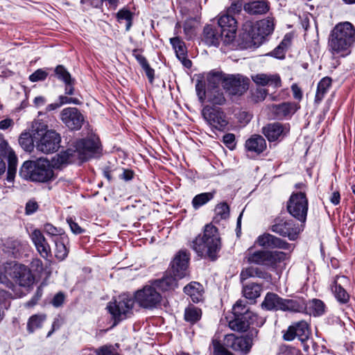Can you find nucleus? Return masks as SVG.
<instances>
[{"label":"nucleus","mask_w":355,"mask_h":355,"mask_svg":"<svg viewBox=\"0 0 355 355\" xmlns=\"http://www.w3.org/2000/svg\"><path fill=\"white\" fill-rule=\"evenodd\" d=\"M355 42V28L349 21L340 22L332 29L329 38V51L334 55L345 56Z\"/></svg>","instance_id":"obj_1"},{"label":"nucleus","mask_w":355,"mask_h":355,"mask_svg":"<svg viewBox=\"0 0 355 355\" xmlns=\"http://www.w3.org/2000/svg\"><path fill=\"white\" fill-rule=\"evenodd\" d=\"M98 148V139L93 137L80 139L75 143L73 148H68L55 156L53 159V166L62 168L67 164L73 162L76 158L83 161L86 160L91 157L92 153L96 152Z\"/></svg>","instance_id":"obj_2"},{"label":"nucleus","mask_w":355,"mask_h":355,"mask_svg":"<svg viewBox=\"0 0 355 355\" xmlns=\"http://www.w3.org/2000/svg\"><path fill=\"white\" fill-rule=\"evenodd\" d=\"M191 246L198 256L207 255L211 260H215L221 248L218 229L212 225H207L203 234L198 235Z\"/></svg>","instance_id":"obj_3"},{"label":"nucleus","mask_w":355,"mask_h":355,"mask_svg":"<svg viewBox=\"0 0 355 355\" xmlns=\"http://www.w3.org/2000/svg\"><path fill=\"white\" fill-rule=\"evenodd\" d=\"M274 26V19L272 17H267L254 24L246 21L243 26V39L250 45L259 46L266 37L273 32Z\"/></svg>","instance_id":"obj_4"},{"label":"nucleus","mask_w":355,"mask_h":355,"mask_svg":"<svg viewBox=\"0 0 355 355\" xmlns=\"http://www.w3.org/2000/svg\"><path fill=\"white\" fill-rule=\"evenodd\" d=\"M19 176L33 182H47L53 176L52 166L46 159L36 161H26L19 170Z\"/></svg>","instance_id":"obj_5"},{"label":"nucleus","mask_w":355,"mask_h":355,"mask_svg":"<svg viewBox=\"0 0 355 355\" xmlns=\"http://www.w3.org/2000/svg\"><path fill=\"white\" fill-rule=\"evenodd\" d=\"M35 138L37 150L43 153H53L60 148L61 137L55 130H46L42 135Z\"/></svg>","instance_id":"obj_6"},{"label":"nucleus","mask_w":355,"mask_h":355,"mask_svg":"<svg viewBox=\"0 0 355 355\" xmlns=\"http://www.w3.org/2000/svg\"><path fill=\"white\" fill-rule=\"evenodd\" d=\"M201 114L207 124L216 130L223 131L228 124L226 114L221 108L206 105Z\"/></svg>","instance_id":"obj_7"},{"label":"nucleus","mask_w":355,"mask_h":355,"mask_svg":"<svg viewBox=\"0 0 355 355\" xmlns=\"http://www.w3.org/2000/svg\"><path fill=\"white\" fill-rule=\"evenodd\" d=\"M135 298L140 306L145 309H152L161 302L162 296L153 284L152 285L145 286L142 289L137 291L135 295Z\"/></svg>","instance_id":"obj_8"},{"label":"nucleus","mask_w":355,"mask_h":355,"mask_svg":"<svg viewBox=\"0 0 355 355\" xmlns=\"http://www.w3.org/2000/svg\"><path fill=\"white\" fill-rule=\"evenodd\" d=\"M288 211L300 222L304 223L308 211V200L304 193H293L287 205Z\"/></svg>","instance_id":"obj_9"},{"label":"nucleus","mask_w":355,"mask_h":355,"mask_svg":"<svg viewBox=\"0 0 355 355\" xmlns=\"http://www.w3.org/2000/svg\"><path fill=\"white\" fill-rule=\"evenodd\" d=\"M133 300L127 294H123L114 302H110L107 305V309L112 314L115 321H120L125 318L132 310Z\"/></svg>","instance_id":"obj_10"},{"label":"nucleus","mask_w":355,"mask_h":355,"mask_svg":"<svg viewBox=\"0 0 355 355\" xmlns=\"http://www.w3.org/2000/svg\"><path fill=\"white\" fill-rule=\"evenodd\" d=\"M257 335V330H251L245 337H236L234 334L226 335L224 344L234 351L247 354L250 352L254 337Z\"/></svg>","instance_id":"obj_11"},{"label":"nucleus","mask_w":355,"mask_h":355,"mask_svg":"<svg viewBox=\"0 0 355 355\" xmlns=\"http://www.w3.org/2000/svg\"><path fill=\"white\" fill-rule=\"evenodd\" d=\"M222 86L232 95H241L248 89L249 80L240 75H227L223 78Z\"/></svg>","instance_id":"obj_12"},{"label":"nucleus","mask_w":355,"mask_h":355,"mask_svg":"<svg viewBox=\"0 0 355 355\" xmlns=\"http://www.w3.org/2000/svg\"><path fill=\"white\" fill-rule=\"evenodd\" d=\"M270 229L272 232L282 236H288L290 240H295L301 230L292 220L280 217L275 220Z\"/></svg>","instance_id":"obj_13"},{"label":"nucleus","mask_w":355,"mask_h":355,"mask_svg":"<svg viewBox=\"0 0 355 355\" xmlns=\"http://www.w3.org/2000/svg\"><path fill=\"white\" fill-rule=\"evenodd\" d=\"M218 26L224 37V43L227 44L232 42L237 31V21L236 19L229 13L220 15L218 19Z\"/></svg>","instance_id":"obj_14"},{"label":"nucleus","mask_w":355,"mask_h":355,"mask_svg":"<svg viewBox=\"0 0 355 355\" xmlns=\"http://www.w3.org/2000/svg\"><path fill=\"white\" fill-rule=\"evenodd\" d=\"M60 120L70 130H80L85 118L76 107H67L60 112Z\"/></svg>","instance_id":"obj_15"},{"label":"nucleus","mask_w":355,"mask_h":355,"mask_svg":"<svg viewBox=\"0 0 355 355\" xmlns=\"http://www.w3.org/2000/svg\"><path fill=\"white\" fill-rule=\"evenodd\" d=\"M309 329L307 322L301 320L289 326L284 333L283 338L285 340L291 341L297 338L302 343L308 340L309 336Z\"/></svg>","instance_id":"obj_16"},{"label":"nucleus","mask_w":355,"mask_h":355,"mask_svg":"<svg viewBox=\"0 0 355 355\" xmlns=\"http://www.w3.org/2000/svg\"><path fill=\"white\" fill-rule=\"evenodd\" d=\"M12 270V277L20 286L29 287L33 285L34 276L26 266L16 263Z\"/></svg>","instance_id":"obj_17"},{"label":"nucleus","mask_w":355,"mask_h":355,"mask_svg":"<svg viewBox=\"0 0 355 355\" xmlns=\"http://www.w3.org/2000/svg\"><path fill=\"white\" fill-rule=\"evenodd\" d=\"M189 257L185 251H180L171 263V273L178 279L188 275V263Z\"/></svg>","instance_id":"obj_18"},{"label":"nucleus","mask_w":355,"mask_h":355,"mask_svg":"<svg viewBox=\"0 0 355 355\" xmlns=\"http://www.w3.org/2000/svg\"><path fill=\"white\" fill-rule=\"evenodd\" d=\"M290 257L289 253L282 251L268 250L266 267L276 271H282L285 267L284 261Z\"/></svg>","instance_id":"obj_19"},{"label":"nucleus","mask_w":355,"mask_h":355,"mask_svg":"<svg viewBox=\"0 0 355 355\" xmlns=\"http://www.w3.org/2000/svg\"><path fill=\"white\" fill-rule=\"evenodd\" d=\"M257 243L259 246L265 248L289 250L291 247V244L286 241L270 234H263L259 236L257 239Z\"/></svg>","instance_id":"obj_20"},{"label":"nucleus","mask_w":355,"mask_h":355,"mask_svg":"<svg viewBox=\"0 0 355 355\" xmlns=\"http://www.w3.org/2000/svg\"><path fill=\"white\" fill-rule=\"evenodd\" d=\"M347 285L349 279L345 276H336L331 285L334 296L341 303H347L349 299V295L345 289Z\"/></svg>","instance_id":"obj_21"},{"label":"nucleus","mask_w":355,"mask_h":355,"mask_svg":"<svg viewBox=\"0 0 355 355\" xmlns=\"http://www.w3.org/2000/svg\"><path fill=\"white\" fill-rule=\"evenodd\" d=\"M300 106L295 102H284L277 105H272L271 110L279 119L291 117L299 109Z\"/></svg>","instance_id":"obj_22"},{"label":"nucleus","mask_w":355,"mask_h":355,"mask_svg":"<svg viewBox=\"0 0 355 355\" xmlns=\"http://www.w3.org/2000/svg\"><path fill=\"white\" fill-rule=\"evenodd\" d=\"M252 79L257 85L268 86L273 89L282 86V80L278 74L258 73L252 76Z\"/></svg>","instance_id":"obj_23"},{"label":"nucleus","mask_w":355,"mask_h":355,"mask_svg":"<svg viewBox=\"0 0 355 355\" xmlns=\"http://www.w3.org/2000/svg\"><path fill=\"white\" fill-rule=\"evenodd\" d=\"M31 239L40 254L47 258L51 253V248L41 231L35 230L31 234Z\"/></svg>","instance_id":"obj_24"},{"label":"nucleus","mask_w":355,"mask_h":355,"mask_svg":"<svg viewBox=\"0 0 355 355\" xmlns=\"http://www.w3.org/2000/svg\"><path fill=\"white\" fill-rule=\"evenodd\" d=\"M202 40L209 46H217L220 40L224 42V37L222 36V31L219 33L216 26L207 25L203 30Z\"/></svg>","instance_id":"obj_25"},{"label":"nucleus","mask_w":355,"mask_h":355,"mask_svg":"<svg viewBox=\"0 0 355 355\" xmlns=\"http://www.w3.org/2000/svg\"><path fill=\"white\" fill-rule=\"evenodd\" d=\"M245 146L248 151L260 154L266 150V142L262 136L253 135L245 141Z\"/></svg>","instance_id":"obj_26"},{"label":"nucleus","mask_w":355,"mask_h":355,"mask_svg":"<svg viewBox=\"0 0 355 355\" xmlns=\"http://www.w3.org/2000/svg\"><path fill=\"white\" fill-rule=\"evenodd\" d=\"M284 127L281 123L276 122L264 126L262 132L269 141H273L284 134Z\"/></svg>","instance_id":"obj_27"},{"label":"nucleus","mask_w":355,"mask_h":355,"mask_svg":"<svg viewBox=\"0 0 355 355\" xmlns=\"http://www.w3.org/2000/svg\"><path fill=\"white\" fill-rule=\"evenodd\" d=\"M243 9L250 15H261L266 13L269 7L266 1L261 0L247 3L243 6Z\"/></svg>","instance_id":"obj_28"},{"label":"nucleus","mask_w":355,"mask_h":355,"mask_svg":"<svg viewBox=\"0 0 355 355\" xmlns=\"http://www.w3.org/2000/svg\"><path fill=\"white\" fill-rule=\"evenodd\" d=\"M283 299L277 294L268 293L262 302V306L267 310H282Z\"/></svg>","instance_id":"obj_29"},{"label":"nucleus","mask_w":355,"mask_h":355,"mask_svg":"<svg viewBox=\"0 0 355 355\" xmlns=\"http://www.w3.org/2000/svg\"><path fill=\"white\" fill-rule=\"evenodd\" d=\"M306 304L302 299H283L282 311L302 312L306 309Z\"/></svg>","instance_id":"obj_30"},{"label":"nucleus","mask_w":355,"mask_h":355,"mask_svg":"<svg viewBox=\"0 0 355 355\" xmlns=\"http://www.w3.org/2000/svg\"><path fill=\"white\" fill-rule=\"evenodd\" d=\"M267 255L268 250L252 251L249 249L246 254V259L250 263L266 266Z\"/></svg>","instance_id":"obj_31"},{"label":"nucleus","mask_w":355,"mask_h":355,"mask_svg":"<svg viewBox=\"0 0 355 355\" xmlns=\"http://www.w3.org/2000/svg\"><path fill=\"white\" fill-rule=\"evenodd\" d=\"M184 292L189 295L193 302H199L202 297V286L198 282H192L184 288Z\"/></svg>","instance_id":"obj_32"},{"label":"nucleus","mask_w":355,"mask_h":355,"mask_svg":"<svg viewBox=\"0 0 355 355\" xmlns=\"http://www.w3.org/2000/svg\"><path fill=\"white\" fill-rule=\"evenodd\" d=\"M176 278L175 276H166L161 279L155 280L153 284L157 288L163 291L173 290L178 286Z\"/></svg>","instance_id":"obj_33"},{"label":"nucleus","mask_w":355,"mask_h":355,"mask_svg":"<svg viewBox=\"0 0 355 355\" xmlns=\"http://www.w3.org/2000/svg\"><path fill=\"white\" fill-rule=\"evenodd\" d=\"M6 156L8 157V162L7 180L12 182L17 171V158L12 149L8 150Z\"/></svg>","instance_id":"obj_34"},{"label":"nucleus","mask_w":355,"mask_h":355,"mask_svg":"<svg viewBox=\"0 0 355 355\" xmlns=\"http://www.w3.org/2000/svg\"><path fill=\"white\" fill-rule=\"evenodd\" d=\"M269 277L268 272L262 270L261 269L250 266L242 270L241 277L242 279H245L249 277H259L261 279H267Z\"/></svg>","instance_id":"obj_35"},{"label":"nucleus","mask_w":355,"mask_h":355,"mask_svg":"<svg viewBox=\"0 0 355 355\" xmlns=\"http://www.w3.org/2000/svg\"><path fill=\"white\" fill-rule=\"evenodd\" d=\"M35 137H37L35 134L32 136L29 132H24L19 136V144L26 151L31 152L35 146Z\"/></svg>","instance_id":"obj_36"},{"label":"nucleus","mask_w":355,"mask_h":355,"mask_svg":"<svg viewBox=\"0 0 355 355\" xmlns=\"http://www.w3.org/2000/svg\"><path fill=\"white\" fill-rule=\"evenodd\" d=\"M46 318L44 314H35L32 315L27 323V330L29 333L32 334L37 329L41 328L42 323Z\"/></svg>","instance_id":"obj_37"},{"label":"nucleus","mask_w":355,"mask_h":355,"mask_svg":"<svg viewBox=\"0 0 355 355\" xmlns=\"http://www.w3.org/2000/svg\"><path fill=\"white\" fill-rule=\"evenodd\" d=\"M261 291V286L254 283L246 285L243 289V295L249 300H254L259 297Z\"/></svg>","instance_id":"obj_38"},{"label":"nucleus","mask_w":355,"mask_h":355,"mask_svg":"<svg viewBox=\"0 0 355 355\" xmlns=\"http://www.w3.org/2000/svg\"><path fill=\"white\" fill-rule=\"evenodd\" d=\"M331 85V79L328 77L323 78L318 85L315 94V101L320 102L324 98L327 89Z\"/></svg>","instance_id":"obj_39"},{"label":"nucleus","mask_w":355,"mask_h":355,"mask_svg":"<svg viewBox=\"0 0 355 355\" xmlns=\"http://www.w3.org/2000/svg\"><path fill=\"white\" fill-rule=\"evenodd\" d=\"M117 20L120 24L125 23V31H129L132 26L133 14L127 9H121L116 14Z\"/></svg>","instance_id":"obj_40"},{"label":"nucleus","mask_w":355,"mask_h":355,"mask_svg":"<svg viewBox=\"0 0 355 355\" xmlns=\"http://www.w3.org/2000/svg\"><path fill=\"white\" fill-rule=\"evenodd\" d=\"M202 315V311L200 309L190 306L185 309L184 318L187 322L194 323L198 321Z\"/></svg>","instance_id":"obj_41"},{"label":"nucleus","mask_w":355,"mask_h":355,"mask_svg":"<svg viewBox=\"0 0 355 355\" xmlns=\"http://www.w3.org/2000/svg\"><path fill=\"white\" fill-rule=\"evenodd\" d=\"M170 42L175 49L177 57L179 60H181V58H184V56L186 55L184 42L178 37L171 38Z\"/></svg>","instance_id":"obj_42"},{"label":"nucleus","mask_w":355,"mask_h":355,"mask_svg":"<svg viewBox=\"0 0 355 355\" xmlns=\"http://www.w3.org/2000/svg\"><path fill=\"white\" fill-rule=\"evenodd\" d=\"M231 329L237 331H245L248 328V323L244 321L241 316H234V318L229 322Z\"/></svg>","instance_id":"obj_43"},{"label":"nucleus","mask_w":355,"mask_h":355,"mask_svg":"<svg viewBox=\"0 0 355 355\" xmlns=\"http://www.w3.org/2000/svg\"><path fill=\"white\" fill-rule=\"evenodd\" d=\"M310 314L314 316H319L322 315L325 311V305L322 301L317 299H313L309 305Z\"/></svg>","instance_id":"obj_44"},{"label":"nucleus","mask_w":355,"mask_h":355,"mask_svg":"<svg viewBox=\"0 0 355 355\" xmlns=\"http://www.w3.org/2000/svg\"><path fill=\"white\" fill-rule=\"evenodd\" d=\"M213 197H214V193L211 192L202 193L198 194V195L196 196L192 200L193 207L196 209H197L200 207L204 205L208 201L211 200L213 198Z\"/></svg>","instance_id":"obj_45"},{"label":"nucleus","mask_w":355,"mask_h":355,"mask_svg":"<svg viewBox=\"0 0 355 355\" xmlns=\"http://www.w3.org/2000/svg\"><path fill=\"white\" fill-rule=\"evenodd\" d=\"M208 101L214 105H222L225 104L226 100L223 93L218 89H214L207 94Z\"/></svg>","instance_id":"obj_46"},{"label":"nucleus","mask_w":355,"mask_h":355,"mask_svg":"<svg viewBox=\"0 0 355 355\" xmlns=\"http://www.w3.org/2000/svg\"><path fill=\"white\" fill-rule=\"evenodd\" d=\"M55 256L60 261L64 260L68 255V249L64 245L62 238H60V240H55Z\"/></svg>","instance_id":"obj_47"},{"label":"nucleus","mask_w":355,"mask_h":355,"mask_svg":"<svg viewBox=\"0 0 355 355\" xmlns=\"http://www.w3.org/2000/svg\"><path fill=\"white\" fill-rule=\"evenodd\" d=\"M55 73L58 78L62 80L64 83L74 80L71 78L69 72L62 65H58L55 69Z\"/></svg>","instance_id":"obj_48"},{"label":"nucleus","mask_w":355,"mask_h":355,"mask_svg":"<svg viewBox=\"0 0 355 355\" xmlns=\"http://www.w3.org/2000/svg\"><path fill=\"white\" fill-rule=\"evenodd\" d=\"M47 127V125L40 119H35L32 124L33 131L37 137L44 134L43 132L46 131Z\"/></svg>","instance_id":"obj_49"},{"label":"nucleus","mask_w":355,"mask_h":355,"mask_svg":"<svg viewBox=\"0 0 355 355\" xmlns=\"http://www.w3.org/2000/svg\"><path fill=\"white\" fill-rule=\"evenodd\" d=\"M232 310L234 316H241L244 311H248V309L246 306L245 301L239 300L234 305Z\"/></svg>","instance_id":"obj_50"},{"label":"nucleus","mask_w":355,"mask_h":355,"mask_svg":"<svg viewBox=\"0 0 355 355\" xmlns=\"http://www.w3.org/2000/svg\"><path fill=\"white\" fill-rule=\"evenodd\" d=\"M241 317L244 321L248 322V327L250 324L259 323V322L257 321L259 319L258 315L249 310L245 311L244 313L241 315Z\"/></svg>","instance_id":"obj_51"},{"label":"nucleus","mask_w":355,"mask_h":355,"mask_svg":"<svg viewBox=\"0 0 355 355\" xmlns=\"http://www.w3.org/2000/svg\"><path fill=\"white\" fill-rule=\"evenodd\" d=\"M214 355H232L219 341H213Z\"/></svg>","instance_id":"obj_52"},{"label":"nucleus","mask_w":355,"mask_h":355,"mask_svg":"<svg viewBox=\"0 0 355 355\" xmlns=\"http://www.w3.org/2000/svg\"><path fill=\"white\" fill-rule=\"evenodd\" d=\"M215 211L221 218H227L229 216V206L225 202L219 204L216 206Z\"/></svg>","instance_id":"obj_53"},{"label":"nucleus","mask_w":355,"mask_h":355,"mask_svg":"<svg viewBox=\"0 0 355 355\" xmlns=\"http://www.w3.org/2000/svg\"><path fill=\"white\" fill-rule=\"evenodd\" d=\"M48 76V73L42 69L36 70L33 73L29 76V80L31 82H37L44 80Z\"/></svg>","instance_id":"obj_54"},{"label":"nucleus","mask_w":355,"mask_h":355,"mask_svg":"<svg viewBox=\"0 0 355 355\" xmlns=\"http://www.w3.org/2000/svg\"><path fill=\"white\" fill-rule=\"evenodd\" d=\"M96 355H119L114 351L112 345H103L95 350Z\"/></svg>","instance_id":"obj_55"},{"label":"nucleus","mask_w":355,"mask_h":355,"mask_svg":"<svg viewBox=\"0 0 355 355\" xmlns=\"http://www.w3.org/2000/svg\"><path fill=\"white\" fill-rule=\"evenodd\" d=\"M197 95L201 102H203L206 96L205 84L201 80H198L196 85Z\"/></svg>","instance_id":"obj_56"},{"label":"nucleus","mask_w":355,"mask_h":355,"mask_svg":"<svg viewBox=\"0 0 355 355\" xmlns=\"http://www.w3.org/2000/svg\"><path fill=\"white\" fill-rule=\"evenodd\" d=\"M299 351L294 347L283 345L279 348L278 355H297Z\"/></svg>","instance_id":"obj_57"},{"label":"nucleus","mask_w":355,"mask_h":355,"mask_svg":"<svg viewBox=\"0 0 355 355\" xmlns=\"http://www.w3.org/2000/svg\"><path fill=\"white\" fill-rule=\"evenodd\" d=\"M70 228H71V230L72 231L73 233L76 234H81L82 232H83V229H82L78 225V223H76L72 218H67V220Z\"/></svg>","instance_id":"obj_58"},{"label":"nucleus","mask_w":355,"mask_h":355,"mask_svg":"<svg viewBox=\"0 0 355 355\" xmlns=\"http://www.w3.org/2000/svg\"><path fill=\"white\" fill-rule=\"evenodd\" d=\"M44 231L49 235L57 236L60 234L61 230L50 223H46L44 225Z\"/></svg>","instance_id":"obj_59"},{"label":"nucleus","mask_w":355,"mask_h":355,"mask_svg":"<svg viewBox=\"0 0 355 355\" xmlns=\"http://www.w3.org/2000/svg\"><path fill=\"white\" fill-rule=\"evenodd\" d=\"M242 3L241 1H236L232 3L230 8L227 9V13L232 15V14L239 13L242 9Z\"/></svg>","instance_id":"obj_60"},{"label":"nucleus","mask_w":355,"mask_h":355,"mask_svg":"<svg viewBox=\"0 0 355 355\" xmlns=\"http://www.w3.org/2000/svg\"><path fill=\"white\" fill-rule=\"evenodd\" d=\"M59 101H60L59 103L60 104V106H62L64 104H67V103H73L75 105L80 104V102L78 98L67 97V96H60Z\"/></svg>","instance_id":"obj_61"},{"label":"nucleus","mask_w":355,"mask_h":355,"mask_svg":"<svg viewBox=\"0 0 355 355\" xmlns=\"http://www.w3.org/2000/svg\"><path fill=\"white\" fill-rule=\"evenodd\" d=\"M10 149L7 141L0 136V155H6L7 153Z\"/></svg>","instance_id":"obj_62"},{"label":"nucleus","mask_w":355,"mask_h":355,"mask_svg":"<svg viewBox=\"0 0 355 355\" xmlns=\"http://www.w3.org/2000/svg\"><path fill=\"white\" fill-rule=\"evenodd\" d=\"M64 300V294L62 293H58V294H56L54 296V297L52 300V304L55 307H58L63 304Z\"/></svg>","instance_id":"obj_63"},{"label":"nucleus","mask_w":355,"mask_h":355,"mask_svg":"<svg viewBox=\"0 0 355 355\" xmlns=\"http://www.w3.org/2000/svg\"><path fill=\"white\" fill-rule=\"evenodd\" d=\"M254 95L257 101H263L268 95V90L261 88L257 89Z\"/></svg>","instance_id":"obj_64"}]
</instances>
